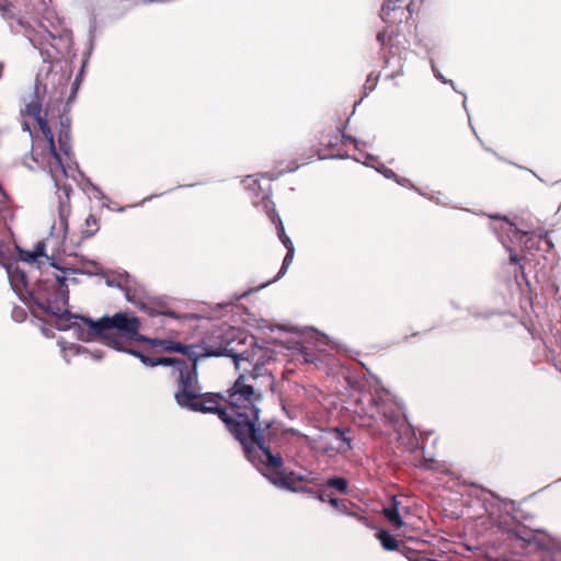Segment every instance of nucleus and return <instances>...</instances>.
<instances>
[{
	"label": "nucleus",
	"mask_w": 561,
	"mask_h": 561,
	"mask_svg": "<svg viewBox=\"0 0 561 561\" xmlns=\"http://www.w3.org/2000/svg\"><path fill=\"white\" fill-rule=\"evenodd\" d=\"M262 400L263 391L248 383V462L275 488L293 493H308L320 502H327L329 494L323 483L319 489L298 485V482L307 480L306 476L286 468L275 446L278 440L277 432L272 428L275 419L261 420L259 402Z\"/></svg>",
	"instance_id": "obj_1"
},
{
	"label": "nucleus",
	"mask_w": 561,
	"mask_h": 561,
	"mask_svg": "<svg viewBox=\"0 0 561 561\" xmlns=\"http://www.w3.org/2000/svg\"><path fill=\"white\" fill-rule=\"evenodd\" d=\"M72 319L77 320L78 318L75 316H67L66 318H61L60 323L57 325L58 329H72L76 335L82 341H93L100 339L103 343L118 351L130 353L127 346L131 341L136 340L146 342L150 346L161 348L162 351L182 353L188 359H192L194 362L193 364L195 365L199 357L226 355L233 358L234 365L238 368L240 360L243 359V352L237 350L232 345V341H227L225 346H219L217 350L203 348L202 352L199 351V347L195 345H184L180 342L163 339H147L142 335H139V319L126 312H117L112 317H103L98 321L80 318V320L87 325L85 329L78 325L77 322L64 323V321L69 322ZM131 354L136 357L137 354L142 356L138 352H131ZM138 358L141 360L139 356Z\"/></svg>",
	"instance_id": "obj_2"
},
{
	"label": "nucleus",
	"mask_w": 561,
	"mask_h": 561,
	"mask_svg": "<svg viewBox=\"0 0 561 561\" xmlns=\"http://www.w3.org/2000/svg\"><path fill=\"white\" fill-rule=\"evenodd\" d=\"M147 366H170L172 376L179 380L174 394L180 407L199 412H218L229 432L245 447V378L240 375L228 390L227 397L219 393H199L196 365L190 367L185 362L171 357L140 356Z\"/></svg>",
	"instance_id": "obj_3"
},
{
	"label": "nucleus",
	"mask_w": 561,
	"mask_h": 561,
	"mask_svg": "<svg viewBox=\"0 0 561 561\" xmlns=\"http://www.w3.org/2000/svg\"><path fill=\"white\" fill-rule=\"evenodd\" d=\"M272 180H266V185L263 186L257 179H254L252 174H248V199H251V204L262 210L270 221L274 225L276 234L286 249V254L283 259L278 273L271 279L259 284L257 286H248V297L254 293H257L271 284L283 278L295 256V245L289 236L285 231L284 222L276 209L275 203L272 199Z\"/></svg>",
	"instance_id": "obj_4"
},
{
	"label": "nucleus",
	"mask_w": 561,
	"mask_h": 561,
	"mask_svg": "<svg viewBox=\"0 0 561 561\" xmlns=\"http://www.w3.org/2000/svg\"><path fill=\"white\" fill-rule=\"evenodd\" d=\"M41 136H36L32 147V159L36 167L46 170L55 181L56 187L60 188V181L66 176L62 154L70 152L69 126L60 123L57 142L55 133L47 122L38 119Z\"/></svg>",
	"instance_id": "obj_5"
},
{
	"label": "nucleus",
	"mask_w": 561,
	"mask_h": 561,
	"mask_svg": "<svg viewBox=\"0 0 561 561\" xmlns=\"http://www.w3.org/2000/svg\"><path fill=\"white\" fill-rule=\"evenodd\" d=\"M253 328L259 331H265L266 329L271 332L274 329H277L283 332L295 333L298 335V340L294 342L293 346H288V348L296 351L305 363L314 364L319 360V356L316 354L314 350L319 352H324L327 346L334 348L333 341L331 339L310 327V333L308 335H304L302 331L297 325H272L267 320L257 318L254 313L248 310V329ZM252 339L251 346L252 348H259L261 351L264 350V345L271 343L272 339L260 337L250 332L248 330V337Z\"/></svg>",
	"instance_id": "obj_6"
},
{
	"label": "nucleus",
	"mask_w": 561,
	"mask_h": 561,
	"mask_svg": "<svg viewBox=\"0 0 561 561\" xmlns=\"http://www.w3.org/2000/svg\"><path fill=\"white\" fill-rule=\"evenodd\" d=\"M421 0H385L380 9V18L385 23H401L419 8Z\"/></svg>",
	"instance_id": "obj_7"
},
{
	"label": "nucleus",
	"mask_w": 561,
	"mask_h": 561,
	"mask_svg": "<svg viewBox=\"0 0 561 561\" xmlns=\"http://www.w3.org/2000/svg\"><path fill=\"white\" fill-rule=\"evenodd\" d=\"M489 218L492 220H501V230L505 232L506 238L511 241L518 240L523 241L527 249H533L536 245L535 237L522 229H519L514 221H512L507 216L501 215L499 213L490 214Z\"/></svg>",
	"instance_id": "obj_8"
},
{
	"label": "nucleus",
	"mask_w": 561,
	"mask_h": 561,
	"mask_svg": "<svg viewBox=\"0 0 561 561\" xmlns=\"http://www.w3.org/2000/svg\"><path fill=\"white\" fill-rule=\"evenodd\" d=\"M350 427H328L324 430V433L332 435L337 442H340L339 446H333L331 444L324 443L322 445V451L328 454L330 451H336L339 454H345L353 449L352 438L346 435L350 432Z\"/></svg>",
	"instance_id": "obj_9"
},
{
	"label": "nucleus",
	"mask_w": 561,
	"mask_h": 561,
	"mask_svg": "<svg viewBox=\"0 0 561 561\" xmlns=\"http://www.w3.org/2000/svg\"><path fill=\"white\" fill-rule=\"evenodd\" d=\"M400 501L397 496H392L387 506L383 507L382 514L386 520L393 526L396 529L402 528L405 523L400 514Z\"/></svg>",
	"instance_id": "obj_10"
},
{
	"label": "nucleus",
	"mask_w": 561,
	"mask_h": 561,
	"mask_svg": "<svg viewBox=\"0 0 561 561\" xmlns=\"http://www.w3.org/2000/svg\"><path fill=\"white\" fill-rule=\"evenodd\" d=\"M327 502L334 508L339 510L343 514L355 517L358 522L363 523L368 528H376V523L370 520L368 517L358 514L357 512L351 511L346 507L345 503L335 497L332 493L328 495Z\"/></svg>",
	"instance_id": "obj_11"
},
{
	"label": "nucleus",
	"mask_w": 561,
	"mask_h": 561,
	"mask_svg": "<svg viewBox=\"0 0 561 561\" xmlns=\"http://www.w3.org/2000/svg\"><path fill=\"white\" fill-rule=\"evenodd\" d=\"M431 69L433 71V75L434 77L439 81L442 82L443 84H448L451 87V89L461 94L463 96V101H462V107L463 110L466 111L467 115H468V118H469V125L473 131V134L476 135L477 139L479 141H481L480 137L478 136L476 129L473 128V126L471 125V121H470V114H469V111H468V106H467V94L463 92V91H459L456 85H455V82L450 79H447L446 77H444V75L440 72V70L436 67L434 60H431Z\"/></svg>",
	"instance_id": "obj_12"
},
{
	"label": "nucleus",
	"mask_w": 561,
	"mask_h": 561,
	"mask_svg": "<svg viewBox=\"0 0 561 561\" xmlns=\"http://www.w3.org/2000/svg\"><path fill=\"white\" fill-rule=\"evenodd\" d=\"M377 531L375 534L376 539L379 541L380 546L386 551H400V542L398 539L386 528L378 527L376 525L375 528Z\"/></svg>",
	"instance_id": "obj_13"
},
{
	"label": "nucleus",
	"mask_w": 561,
	"mask_h": 561,
	"mask_svg": "<svg viewBox=\"0 0 561 561\" xmlns=\"http://www.w3.org/2000/svg\"><path fill=\"white\" fill-rule=\"evenodd\" d=\"M506 533L511 538L523 541L527 546L530 543H535L537 549L540 551H546V552L551 551V546L545 543L542 540L538 539L536 536H526L523 530H519L517 528H510Z\"/></svg>",
	"instance_id": "obj_14"
},
{
	"label": "nucleus",
	"mask_w": 561,
	"mask_h": 561,
	"mask_svg": "<svg viewBox=\"0 0 561 561\" xmlns=\"http://www.w3.org/2000/svg\"><path fill=\"white\" fill-rule=\"evenodd\" d=\"M271 359L272 356H267L266 352H264L255 363H253L252 370H248V375L251 376L253 379H256L259 377H262L266 381L267 387H272L274 380L272 374L267 371V369L264 366V363L262 362V358Z\"/></svg>",
	"instance_id": "obj_15"
},
{
	"label": "nucleus",
	"mask_w": 561,
	"mask_h": 561,
	"mask_svg": "<svg viewBox=\"0 0 561 561\" xmlns=\"http://www.w3.org/2000/svg\"><path fill=\"white\" fill-rule=\"evenodd\" d=\"M324 488L334 489L342 495L350 493V481L342 476H330L323 482Z\"/></svg>",
	"instance_id": "obj_16"
},
{
	"label": "nucleus",
	"mask_w": 561,
	"mask_h": 561,
	"mask_svg": "<svg viewBox=\"0 0 561 561\" xmlns=\"http://www.w3.org/2000/svg\"><path fill=\"white\" fill-rule=\"evenodd\" d=\"M492 231L497 237V240L503 244V247L506 249V251L510 253V262L512 264H518L520 270H524V266L520 264V260L517 255V253L513 250L511 245L506 243V234L501 230V225L496 226L494 224L490 225Z\"/></svg>",
	"instance_id": "obj_17"
},
{
	"label": "nucleus",
	"mask_w": 561,
	"mask_h": 561,
	"mask_svg": "<svg viewBox=\"0 0 561 561\" xmlns=\"http://www.w3.org/2000/svg\"><path fill=\"white\" fill-rule=\"evenodd\" d=\"M300 168V164L297 163L296 161H290L289 164L287 165L286 170H280L279 172L277 173H261V174H253L252 176L254 179H257L260 181V183L265 186L266 185V180L267 179H273L272 181L274 180H277L280 175H283L284 173L286 172H295L297 171L298 169Z\"/></svg>",
	"instance_id": "obj_18"
},
{
	"label": "nucleus",
	"mask_w": 561,
	"mask_h": 561,
	"mask_svg": "<svg viewBox=\"0 0 561 561\" xmlns=\"http://www.w3.org/2000/svg\"><path fill=\"white\" fill-rule=\"evenodd\" d=\"M8 277L11 282V285L15 289H20L26 285V276L23 272H20L18 267L13 268L11 265L7 266Z\"/></svg>",
	"instance_id": "obj_19"
},
{
	"label": "nucleus",
	"mask_w": 561,
	"mask_h": 561,
	"mask_svg": "<svg viewBox=\"0 0 561 561\" xmlns=\"http://www.w3.org/2000/svg\"><path fill=\"white\" fill-rule=\"evenodd\" d=\"M337 131L341 134L340 136V142L341 144H353L355 146L356 150L360 149V146H366V141H362L355 136L348 135L345 131V126L341 123L340 126H337Z\"/></svg>",
	"instance_id": "obj_20"
},
{
	"label": "nucleus",
	"mask_w": 561,
	"mask_h": 561,
	"mask_svg": "<svg viewBox=\"0 0 561 561\" xmlns=\"http://www.w3.org/2000/svg\"><path fill=\"white\" fill-rule=\"evenodd\" d=\"M84 226L82 234L84 238H90L99 230V220L95 216L89 215L85 219Z\"/></svg>",
	"instance_id": "obj_21"
},
{
	"label": "nucleus",
	"mask_w": 561,
	"mask_h": 561,
	"mask_svg": "<svg viewBox=\"0 0 561 561\" xmlns=\"http://www.w3.org/2000/svg\"><path fill=\"white\" fill-rule=\"evenodd\" d=\"M44 255V250L42 245H37L34 251H20L19 257L21 261L33 263L35 262L39 256Z\"/></svg>",
	"instance_id": "obj_22"
},
{
	"label": "nucleus",
	"mask_w": 561,
	"mask_h": 561,
	"mask_svg": "<svg viewBox=\"0 0 561 561\" xmlns=\"http://www.w3.org/2000/svg\"><path fill=\"white\" fill-rule=\"evenodd\" d=\"M319 144L323 145L328 148H333V147L337 146L340 144L339 131L337 133L331 131L325 136L322 135V137L319 140Z\"/></svg>",
	"instance_id": "obj_23"
},
{
	"label": "nucleus",
	"mask_w": 561,
	"mask_h": 561,
	"mask_svg": "<svg viewBox=\"0 0 561 561\" xmlns=\"http://www.w3.org/2000/svg\"><path fill=\"white\" fill-rule=\"evenodd\" d=\"M318 159L319 160H327V159H353L354 161L359 162V159L355 156H350L347 152H336V153H321V151H318Z\"/></svg>",
	"instance_id": "obj_24"
},
{
	"label": "nucleus",
	"mask_w": 561,
	"mask_h": 561,
	"mask_svg": "<svg viewBox=\"0 0 561 561\" xmlns=\"http://www.w3.org/2000/svg\"><path fill=\"white\" fill-rule=\"evenodd\" d=\"M400 552L402 553V556H404L409 561H417V560H421V557L423 554L422 551H419L414 548H411V547H408V546H403L400 550Z\"/></svg>",
	"instance_id": "obj_25"
},
{
	"label": "nucleus",
	"mask_w": 561,
	"mask_h": 561,
	"mask_svg": "<svg viewBox=\"0 0 561 561\" xmlns=\"http://www.w3.org/2000/svg\"><path fill=\"white\" fill-rule=\"evenodd\" d=\"M379 174L385 176L388 180H393L398 178V174L390 168H387L383 163H377L373 167Z\"/></svg>",
	"instance_id": "obj_26"
},
{
	"label": "nucleus",
	"mask_w": 561,
	"mask_h": 561,
	"mask_svg": "<svg viewBox=\"0 0 561 561\" xmlns=\"http://www.w3.org/2000/svg\"><path fill=\"white\" fill-rule=\"evenodd\" d=\"M392 181H394L400 186L408 187L410 190L416 191L420 195H424V193L417 188L408 178L398 175V178L393 179Z\"/></svg>",
	"instance_id": "obj_27"
},
{
	"label": "nucleus",
	"mask_w": 561,
	"mask_h": 561,
	"mask_svg": "<svg viewBox=\"0 0 561 561\" xmlns=\"http://www.w3.org/2000/svg\"><path fill=\"white\" fill-rule=\"evenodd\" d=\"M423 196L436 204L447 205L446 197L439 191H435L431 194L424 193Z\"/></svg>",
	"instance_id": "obj_28"
},
{
	"label": "nucleus",
	"mask_w": 561,
	"mask_h": 561,
	"mask_svg": "<svg viewBox=\"0 0 561 561\" xmlns=\"http://www.w3.org/2000/svg\"><path fill=\"white\" fill-rule=\"evenodd\" d=\"M377 87V79L373 80L371 75L367 77L366 83L364 85V96H367L370 92L375 90Z\"/></svg>",
	"instance_id": "obj_29"
},
{
	"label": "nucleus",
	"mask_w": 561,
	"mask_h": 561,
	"mask_svg": "<svg viewBox=\"0 0 561 561\" xmlns=\"http://www.w3.org/2000/svg\"><path fill=\"white\" fill-rule=\"evenodd\" d=\"M360 154H362V156L364 157V159H365V161H360V160H359V162H360V163H363L364 165L369 167V168H373V167H375V165H376V164H373L371 162H373V161H377V160H378V157H377V156H374V154H371V153H369V152H362Z\"/></svg>",
	"instance_id": "obj_30"
},
{
	"label": "nucleus",
	"mask_w": 561,
	"mask_h": 561,
	"mask_svg": "<svg viewBox=\"0 0 561 561\" xmlns=\"http://www.w3.org/2000/svg\"><path fill=\"white\" fill-rule=\"evenodd\" d=\"M386 422L391 424L392 426H397L400 422V416L393 412L385 413Z\"/></svg>",
	"instance_id": "obj_31"
},
{
	"label": "nucleus",
	"mask_w": 561,
	"mask_h": 561,
	"mask_svg": "<svg viewBox=\"0 0 561 561\" xmlns=\"http://www.w3.org/2000/svg\"><path fill=\"white\" fill-rule=\"evenodd\" d=\"M539 241H542L546 244V252L550 251L554 247L552 240L549 238L547 232L539 236Z\"/></svg>",
	"instance_id": "obj_32"
},
{
	"label": "nucleus",
	"mask_w": 561,
	"mask_h": 561,
	"mask_svg": "<svg viewBox=\"0 0 561 561\" xmlns=\"http://www.w3.org/2000/svg\"><path fill=\"white\" fill-rule=\"evenodd\" d=\"M488 493H489V494H491V496H492V497H494V499H496V500L501 501L502 503H504V504H506V505H507V504L512 505V506H513V510H515V505H516L515 501H513V500H507V499H504V497H501L499 494H496L495 492L490 491V490H488Z\"/></svg>",
	"instance_id": "obj_33"
},
{
	"label": "nucleus",
	"mask_w": 561,
	"mask_h": 561,
	"mask_svg": "<svg viewBox=\"0 0 561 561\" xmlns=\"http://www.w3.org/2000/svg\"><path fill=\"white\" fill-rule=\"evenodd\" d=\"M484 150L488 151V152H491L493 153L499 160L501 161H505V159L503 157H501L496 151H494L493 149L489 148V147H484Z\"/></svg>",
	"instance_id": "obj_34"
},
{
	"label": "nucleus",
	"mask_w": 561,
	"mask_h": 561,
	"mask_svg": "<svg viewBox=\"0 0 561 561\" xmlns=\"http://www.w3.org/2000/svg\"><path fill=\"white\" fill-rule=\"evenodd\" d=\"M548 553V557L547 559L542 560V561H556V558L553 556V549L551 548V551L550 552H547Z\"/></svg>",
	"instance_id": "obj_35"
},
{
	"label": "nucleus",
	"mask_w": 561,
	"mask_h": 561,
	"mask_svg": "<svg viewBox=\"0 0 561 561\" xmlns=\"http://www.w3.org/2000/svg\"><path fill=\"white\" fill-rule=\"evenodd\" d=\"M472 316L474 318H489L490 317L489 313H479V312H474V313H472Z\"/></svg>",
	"instance_id": "obj_36"
},
{
	"label": "nucleus",
	"mask_w": 561,
	"mask_h": 561,
	"mask_svg": "<svg viewBox=\"0 0 561 561\" xmlns=\"http://www.w3.org/2000/svg\"><path fill=\"white\" fill-rule=\"evenodd\" d=\"M551 291L557 295L559 293V286L557 284L551 285Z\"/></svg>",
	"instance_id": "obj_37"
},
{
	"label": "nucleus",
	"mask_w": 561,
	"mask_h": 561,
	"mask_svg": "<svg viewBox=\"0 0 561 561\" xmlns=\"http://www.w3.org/2000/svg\"><path fill=\"white\" fill-rule=\"evenodd\" d=\"M403 422H405L410 427H412L405 413H403Z\"/></svg>",
	"instance_id": "obj_38"
},
{
	"label": "nucleus",
	"mask_w": 561,
	"mask_h": 561,
	"mask_svg": "<svg viewBox=\"0 0 561 561\" xmlns=\"http://www.w3.org/2000/svg\"><path fill=\"white\" fill-rule=\"evenodd\" d=\"M383 37H385V36H383V34H381V33H378V34H377V39H378V42H381V43H382V42H383Z\"/></svg>",
	"instance_id": "obj_39"
},
{
	"label": "nucleus",
	"mask_w": 561,
	"mask_h": 561,
	"mask_svg": "<svg viewBox=\"0 0 561 561\" xmlns=\"http://www.w3.org/2000/svg\"><path fill=\"white\" fill-rule=\"evenodd\" d=\"M247 363H248V364H252V359L250 358V355H249V354H248Z\"/></svg>",
	"instance_id": "obj_40"
},
{
	"label": "nucleus",
	"mask_w": 561,
	"mask_h": 561,
	"mask_svg": "<svg viewBox=\"0 0 561 561\" xmlns=\"http://www.w3.org/2000/svg\"><path fill=\"white\" fill-rule=\"evenodd\" d=\"M242 343H243V337H240L238 345H242Z\"/></svg>",
	"instance_id": "obj_41"
},
{
	"label": "nucleus",
	"mask_w": 561,
	"mask_h": 561,
	"mask_svg": "<svg viewBox=\"0 0 561 561\" xmlns=\"http://www.w3.org/2000/svg\"><path fill=\"white\" fill-rule=\"evenodd\" d=\"M513 164V162H511ZM514 165H516L518 169H524L522 165H518L516 163H514Z\"/></svg>",
	"instance_id": "obj_42"
},
{
	"label": "nucleus",
	"mask_w": 561,
	"mask_h": 561,
	"mask_svg": "<svg viewBox=\"0 0 561 561\" xmlns=\"http://www.w3.org/2000/svg\"><path fill=\"white\" fill-rule=\"evenodd\" d=\"M373 402H374L375 404H379L376 398H373Z\"/></svg>",
	"instance_id": "obj_43"
},
{
	"label": "nucleus",
	"mask_w": 561,
	"mask_h": 561,
	"mask_svg": "<svg viewBox=\"0 0 561 561\" xmlns=\"http://www.w3.org/2000/svg\"><path fill=\"white\" fill-rule=\"evenodd\" d=\"M62 188H64V191L66 192V194H68V188H67V186H65V185H64V186H62Z\"/></svg>",
	"instance_id": "obj_44"
},
{
	"label": "nucleus",
	"mask_w": 561,
	"mask_h": 561,
	"mask_svg": "<svg viewBox=\"0 0 561 561\" xmlns=\"http://www.w3.org/2000/svg\"><path fill=\"white\" fill-rule=\"evenodd\" d=\"M234 333V330L233 329H230V335L232 336Z\"/></svg>",
	"instance_id": "obj_45"
},
{
	"label": "nucleus",
	"mask_w": 561,
	"mask_h": 561,
	"mask_svg": "<svg viewBox=\"0 0 561 561\" xmlns=\"http://www.w3.org/2000/svg\"><path fill=\"white\" fill-rule=\"evenodd\" d=\"M419 334V332H414L411 334V336H416Z\"/></svg>",
	"instance_id": "obj_46"
},
{
	"label": "nucleus",
	"mask_w": 561,
	"mask_h": 561,
	"mask_svg": "<svg viewBox=\"0 0 561 561\" xmlns=\"http://www.w3.org/2000/svg\"><path fill=\"white\" fill-rule=\"evenodd\" d=\"M558 481H561V478Z\"/></svg>",
	"instance_id": "obj_47"
}]
</instances>
